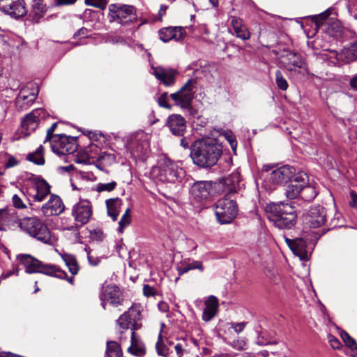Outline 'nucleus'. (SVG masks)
<instances>
[{"label": "nucleus", "instance_id": "28", "mask_svg": "<svg viewBox=\"0 0 357 357\" xmlns=\"http://www.w3.org/2000/svg\"><path fill=\"white\" fill-rule=\"evenodd\" d=\"M230 22L236 37L243 40L250 38V33L242 19L232 16L230 17Z\"/></svg>", "mask_w": 357, "mask_h": 357}, {"label": "nucleus", "instance_id": "30", "mask_svg": "<svg viewBox=\"0 0 357 357\" xmlns=\"http://www.w3.org/2000/svg\"><path fill=\"white\" fill-rule=\"evenodd\" d=\"M284 59H287L285 68L289 70H296V68H302L303 61L301 56L296 52H287Z\"/></svg>", "mask_w": 357, "mask_h": 357}, {"label": "nucleus", "instance_id": "1", "mask_svg": "<svg viewBox=\"0 0 357 357\" xmlns=\"http://www.w3.org/2000/svg\"><path fill=\"white\" fill-rule=\"evenodd\" d=\"M222 153L220 144L213 139L196 142L190 153L193 162L202 168L214 166Z\"/></svg>", "mask_w": 357, "mask_h": 357}, {"label": "nucleus", "instance_id": "19", "mask_svg": "<svg viewBox=\"0 0 357 357\" xmlns=\"http://www.w3.org/2000/svg\"><path fill=\"white\" fill-rule=\"evenodd\" d=\"M101 305L105 309V301H109L112 305H121L123 298L121 296L119 289L116 285H107L103 287L100 294Z\"/></svg>", "mask_w": 357, "mask_h": 357}, {"label": "nucleus", "instance_id": "47", "mask_svg": "<svg viewBox=\"0 0 357 357\" xmlns=\"http://www.w3.org/2000/svg\"><path fill=\"white\" fill-rule=\"evenodd\" d=\"M86 4L100 9H105L107 0H84Z\"/></svg>", "mask_w": 357, "mask_h": 357}, {"label": "nucleus", "instance_id": "35", "mask_svg": "<svg viewBox=\"0 0 357 357\" xmlns=\"http://www.w3.org/2000/svg\"><path fill=\"white\" fill-rule=\"evenodd\" d=\"M61 257L64 261L66 266L68 268L70 273L73 275H75L76 274H77L79 270V267L75 257L73 255L66 253L61 255Z\"/></svg>", "mask_w": 357, "mask_h": 357}, {"label": "nucleus", "instance_id": "14", "mask_svg": "<svg viewBox=\"0 0 357 357\" xmlns=\"http://www.w3.org/2000/svg\"><path fill=\"white\" fill-rule=\"evenodd\" d=\"M109 10L112 17L120 24H126L135 19V9L132 6L111 4Z\"/></svg>", "mask_w": 357, "mask_h": 357}, {"label": "nucleus", "instance_id": "13", "mask_svg": "<svg viewBox=\"0 0 357 357\" xmlns=\"http://www.w3.org/2000/svg\"><path fill=\"white\" fill-rule=\"evenodd\" d=\"M0 10L14 19L22 17L27 13L24 0H1Z\"/></svg>", "mask_w": 357, "mask_h": 357}, {"label": "nucleus", "instance_id": "2", "mask_svg": "<svg viewBox=\"0 0 357 357\" xmlns=\"http://www.w3.org/2000/svg\"><path fill=\"white\" fill-rule=\"evenodd\" d=\"M265 212L268 219L279 229H289L296 224V211L289 203L268 204L265 207Z\"/></svg>", "mask_w": 357, "mask_h": 357}, {"label": "nucleus", "instance_id": "50", "mask_svg": "<svg viewBox=\"0 0 357 357\" xmlns=\"http://www.w3.org/2000/svg\"><path fill=\"white\" fill-rule=\"evenodd\" d=\"M13 204L15 208L22 209L25 208L26 206L22 202V199L17 195H14L12 198Z\"/></svg>", "mask_w": 357, "mask_h": 357}, {"label": "nucleus", "instance_id": "34", "mask_svg": "<svg viewBox=\"0 0 357 357\" xmlns=\"http://www.w3.org/2000/svg\"><path fill=\"white\" fill-rule=\"evenodd\" d=\"M115 161L116 156L114 153L101 152L98 156L96 166L100 169H102V167L111 165L114 163Z\"/></svg>", "mask_w": 357, "mask_h": 357}, {"label": "nucleus", "instance_id": "29", "mask_svg": "<svg viewBox=\"0 0 357 357\" xmlns=\"http://www.w3.org/2000/svg\"><path fill=\"white\" fill-rule=\"evenodd\" d=\"M240 177L241 176L238 172H234L227 178H224L222 182L220 183L218 185H222V187L225 188L224 191L227 192V195L229 196L230 194L236 192L241 181Z\"/></svg>", "mask_w": 357, "mask_h": 357}, {"label": "nucleus", "instance_id": "32", "mask_svg": "<svg viewBox=\"0 0 357 357\" xmlns=\"http://www.w3.org/2000/svg\"><path fill=\"white\" fill-rule=\"evenodd\" d=\"M128 351L137 356H142L146 353L144 344L136 337L134 331L132 332L131 345L128 348Z\"/></svg>", "mask_w": 357, "mask_h": 357}, {"label": "nucleus", "instance_id": "3", "mask_svg": "<svg viewBox=\"0 0 357 357\" xmlns=\"http://www.w3.org/2000/svg\"><path fill=\"white\" fill-rule=\"evenodd\" d=\"M19 227L45 244L52 245L54 242V238L48 227L36 217L21 219Z\"/></svg>", "mask_w": 357, "mask_h": 357}, {"label": "nucleus", "instance_id": "12", "mask_svg": "<svg viewBox=\"0 0 357 357\" xmlns=\"http://www.w3.org/2000/svg\"><path fill=\"white\" fill-rule=\"evenodd\" d=\"M92 214V204L87 199H79L72 208V216L79 227H82L87 224Z\"/></svg>", "mask_w": 357, "mask_h": 357}, {"label": "nucleus", "instance_id": "45", "mask_svg": "<svg viewBox=\"0 0 357 357\" xmlns=\"http://www.w3.org/2000/svg\"><path fill=\"white\" fill-rule=\"evenodd\" d=\"M275 82L278 87L280 90L286 91L288 89L289 84L287 81L280 70L275 72Z\"/></svg>", "mask_w": 357, "mask_h": 357}, {"label": "nucleus", "instance_id": "61", "mask_svg": "<svg viewBox=\"0 0 357 357\" xmlns=\"http://www.w3.org/2000/svg\"><path fill=\"white\" fill-rule=\"evenodd\" d=\"M56 3L59 6L73 4L77 0H54Z\"/></svg>", "mask_w": 357, "mask_h": 357}, {"label": "nucleus", "instance_id": "17", "mask_svg": "<svg viewBox=\"0 0 357 357\" xmlns=\"http://www.w3.org/2000/svg\"><path fill=\"white\" fill-rule=\"evenodd\" d=\"M65 209L64 204L61 197L56 195H50L48 201L41 207V211L45 216L50 217L61 214Z\"/></svg>", "mask_w": 357, "mask_h": 357}, {"label": "nucleus", "instance_id": "43", "mask_svg": "<svg viewBox=\"0 0 357 357\" xmlns=\"http://www.w3.org/2000/svg\"><path fill=\"white\" fill-rule=\"evenodd\" d=\"M158 355L166 357L169 354V349L163 342L161 332L158 335V342L155 345Z\"/></svg>", "mask_w": 357, "mask_h": 357}, {"label": "nucleus", "instance_id": "44", "mask_svg": "<svg viewBox=\"0 0 357 357\" xmlns=\"http://www.w3.org/2000/svg\"><path fill=\"white\" fill-rule=\"evenodd\" d=\"M116 181H111L107 183H99L96 185L95 190L98 192H112L116 188Z\"/></svg>", "mask_w": 357, "mask_h": 357}, {"label": "nucleus", "instance_id": "57", "mask_svg": "<svg viewBox=\"0 0 357 357\" xmlns=\"http://www.w3.org/2000/svg\"><path fill=\"white\" fill-rule=\"evenodd\" d=\"M342 215L340 213H336L335 215L334 219L331 220L329 226L333 228L336 227H340V223H342V222L340 221Z\"/></svg>", "mask_w": 357, "mask_h": 357}, {"label": "nucleus", "instance_id": "4", "mask_svg": "<svg viewBox=\"0 0 357 357\" xmlns=\"http://www.w3.org/2000/svg\"><path fill=\"white\" fill-rule=\"evenodd\" d=\"M20 260L28 273H40L58 278H65L66 273L56 265L44 264L29 255H23Z\"/></svg>", "mask_w": 357, "mask_h": 357}, {"label": "nucleus", "instance_id": "54", "mask_svg": "<svg viewBox=\"0 0 357 357\" xmlns=\"http://www.w3.org/2000/svg\"><path fill=\"white\" fill-rule=\"evenodd\" d=\"M246 324V322L231 323L230 326L236 333H239L244 330Z\"/></svg>", "mask_w": 357, "mask_h": 357}, {"label": "nucleus", "instance_id": "60", "mask_svg": "<svg viewBox=\"0 0 357 357\" xmlns=\"http://www.w3.org/2000/svg\"><path fill=\"white\" fill-rule=\"evenodd\" d=\"M174 349L178 357L183 356L184 353V348L181 344H176Z\"/></svg>", "mask_w": 357, "mask_h": 357}, {"label": "nucleus", "instance_id": "58", "mask_svg": "<svg viewBox=\"0 0 357 357\" xmlns=\"http://www.w3.org/2000/svg\"><path fill=\"white\" fill-rule=\"evenodd\" d=\"M19 163L18 160L13 156H10L5 165L6 167L10 168L17 165Z\"/></svg>", "mask_w": 357, "mask_h": 357}, {"label": "nucleus", "instance_id": "22", "mask_svg": "<svg viewBox=\"0 0 357 357\" xmlns=\"http://www.w3.org/2000/svg\"><path fill=\"white\" fill-rule=\"evenodd\" d=\"M166 126L174 135L183 136L186 129V121L180 114H172L168 117Z\"/></svg>", "mask_w": 357, "mask_h": 357}, {"label": "nucleus", "instance_id": "41", "mask_svg": "<svg viewBox=\"0 0 357 357\" xmlns=\"http://www.w3.org/2000/svg\"><path fill=\"white\" fill-rule=\"evenodd\" d=\"M131 222L130 209L127 208L119 222V232L123 233L126 227Z\"/></svg>", "mask_w": 357, "mask_h": 357}, {"label": "nucleus", "instance_id": "11", "mask_svg": "<svg viewBox=\"0 0 357 357\" xmlns=\"http://www.w3.org/2000/svg\"><path fill=\"white\" fill-rule=\"evenodd\" d=\"M128 149L134 158L145 160L149 151L147 136L143 133L132 136L128 144Z\"/></svg>", "mask_w": 357, "mask_h": 357}, {"label": "nucleus", "instance_id": "15", "mask_svg": "<svg viewBox=\"0 0 357 357\" xmlns=\"http://www.w3.org/2000/svg\"><path fill=\"white\" fill-rule=\"evenodd\" d=\"M28 180L32 183L35 193L32 195L33 202H41L50 194V185L40 176L30 174Z\"/></svg>", "mask_w": 357, "mask_h": 357}, {"label": "nucleus", "instance_id": "42", "mask_svg": "<svg viewBox=\"0 0 357 357\" xmlns=\"http://www.w3.org/2000/svg\"><path fill=\"white\" fill-rule=\"evenodd\" d=\"M340 335L347 347L351 350H357V344L356 340L351 337L348 333L342 331Z\"/></svg>", "mask_w": 357, "mask_h": 357}, {"label": "nucleus", "instance_id": "62", "mask_svg": "<svg viewBox=\"0 0 357 357\" xmlns=\"http://www.w3.org/2000/svg\"><path fill=\"white\" fill-rule=\"evenodd\" d=\"M349 86L352 89L357 91V74L351 78Z\"/></svg>", "mask_w": 357, "mask_h": 357}, {"label": "nucleus", "instance_id": "40", "mask_svg": "<svg viewBox=\"0 0 357 357\" xmlns=\"http://www.w3.org/2000/svg\"><path fill=\"white\" fill-rule=\"evenodd\" d=\"M340 59L344 63H349L357 59V54L351 48L344 47L340 54Z\"/></svg>", "mask_w": 357, "mask_h": 357}, {"label": "nucleus", "instance_id": "51", "mask_svg": "<svg viewBox=\"0 0 357 357\" xmlns=\"http://www.w3.org/2000/svg\"><path fill=\"white\" fill-rule=\"evenodd\" d=\"M247 343L244 339L234 340L232 347L237 350H245L247 349Z\"/></svg>", "mask_w": 357, "mask_h": 357}, {"label": "nucleus", "instance_id": "20", "mask_svg": "<svg viewBox=\"0 0 357 357\" xmlns=\"http://www.w3.org/2000/svg\"><path fill=\"white\" fill-rule=\"evenodd\" d=\"M16 211L12 208L0 209V230L6 231L8 229H14L19 227V222Z\"/></svg>", "mask_w": 357, "mask_h": 357}, {"label": "nucleus", "instance_id": "8", "mask_svg": "<svg viewBox=\"0 0 357 357\" xmlns=\"http://www.w3.org/2000/svg\"><path fill=\"white\" fill-rule=\"evenodd\" d=\"M327 220L326 209L320 205L312 206L310 208L304 217V221L310 228H320L317 233L319 237L326 234L329 229H326L325 224Z\"/></svg>", "mask_w": 357, "mask_h": 357}, {"label": "nucleus", "instance_id": "21", "mask_svg": "<svg viewBox=\"0 0 357 357\" xmlns=\"http://www.w3.org/2000/svg\"><path fill=\"white\" fill-rule=\"evenodd\" d=\"M43 111L36 109L26 114L21 123V133L25 137L30 135L37 128L40 121V116Z\"/></svg>", "mask_w": 357, "mask_h": 357}, {"label": "nucleus", "instance_id": "31", "mask_svg": "<svg viewBox=\"0 0 357 357\" xmlns=\"http://www.w3.org/2000/svg\"><path fill=\"white\" fill-rule=\"evenodd\" d=\"M107 215L112 218L113 221H116L121 211L122 201L121 199L112 198L107 199L106 202Z\"/></svg>", "mask_w": 357, "mask_h": 357}, {"label": "nucleus", "instance_id": "48", "mask_svg": "<svg viewBox=\"0 0 357 357\" xmlns=\"http://www.w3.org/2000/svg\"><path fill=\"white\" fill-rule=\"evenodd\" d=\"M158 105L164 108L170 109L171 106L168 103V94L167 92L162 93L158 99Z\"/></svg>", "mask_w": 357, "mask_h": 357}, {"label": "nucleus", "instance_id": "64", "mask_svg": "<svg viewBox=\"0 0 357 357\" xmlns=\"http://www.w3.org/2000/svg\"><path fill=\"white\" fill-rule=\"evenodd\" d=\"M158 307L162 312H166L168 309L167 305L165 303H159Z\"/></svg>", "mask_w": 357, "mask_h": 357}, {"label": "nucleus", "instance_id": "27", "mask_svg": "<svg viewBox=\"0 0 357 357\" xmlns=\"http://www.w3.org/2000/svg\"><path fill=\"white\" fill-rule=\"evenodd\" d=\"M205 307L202 314V319L205 321H211L216 314L218 308V300L215 296H210L204 301Z\"/></svg>", "mask_w": 357, "mask_h": 357}, {"label": "nucleus", "instance_id": "36", "mask_svg": "<svg viewBox=\"0 0 357 357\" xmlns=\"http://www.w3.org/2000/svg\"><path fill=\"white\" fill-rule=\"evenodd\" d=\"M44 148L40 145L34 152L27 155L26 159L37 165H43L45 164Z\"/></svg>", "mask_w": 357, "mask_h": 357}, {"label": "nucleus", "instance_id": "46", "mask_svg": "<svg viewBox=\"0 0 357 357\" xmlns=\"http://www.w3.org/2000/svg\"><path fill=\"white\" fill-rule=\"evenodd\" d=\"M307 180V176L305 173L298 172V173L296 174V172H295L294 176H293L291 181H290V182H292L295 184L306 185Z\"/></svg>", "mask_w": 357, "mask_h": 357}, {"label": "nucleus", "instance_id": "38", "mask_svg": "<svg viewBox=\"0 0 357 357\" xmlns=\"http://www.w3.org/2000/svg\"><path fill=\"white\" fill-rule=\"evenodd\" d=\"M317 195V192L313 186L302 184V190L300 194V197L302 199L310 202L316 197Z\"/></svg>", "mask_w": 357, "mask_h": 357}, {"label": "nucleus", "instance_id": "39", "mask_svg": "<svg viewBox=\"0 0 357 357\" xmlns=\"http://www.w3.org/2000/svg\"><path fill=\"white\" fill-rule=\"evenodd\" d=\"M302 184H295L291 182L285 190V195L288 199H295L300 196Z\"/></svg>", "mask_w": 357, "mask_h": 357}, {"label": "nucleus", "instance_id": "52", "mask_svg": "<svg viewBox=\"0 0 357 357\" xmlns=\"http://www.w3.org/2000/svg\"><path fill=\"white\" fill-rule=\"evenodd\" d=\"M226 139L230 144V146L234 152H236V147H237V141L236 139V137L232 134H227L225 135Z\"/></svg>", "mask_w": 357, "mask_h": 357}, {"label": "nucleus", "instance_id": "16", "mask_svg": "<svg viewBox=\"0 0 357 357\" xmlns=\"http://www.w3.org/2000/svg\"><path fill=\"white\" fill-rule=\"evenodd\" d=\"M212 189L213 183L210 181H196L190 187V195L194 202L202 203L209 199Z\"/></svg>", "mask_w": 357, "mask_h": 357}, {"label": "nucleus", "instance_id": "10", "mask_svg": "<svg viewBox=\"0 0 357 357\" xmlns=\"http://www.w3.org/2000/svg\"><path fill=\"white\" fill-rule=\"evenodd\" d=\"M141 319L140 307L137 305H132L128 311L119 317L116 320V324L123 331L130 328L132 332H135V330H138L142 326L139 323Z\"/></svg>", "mask_w": 357, "mask_h": 357}, {"label": "nucleus", "instance_id": "53", "mask_svg": "<svg viewBox=\"0 0 357 357\" xmlns=\"http://www.w3.org/2000/svg\"><path fill=\"white\" fill-rule=\"evenodd\" d=\"M143 292L144 296L149 297V296H154L156 294V289L149 286V284H144L143 287Z\"/></svg>", "mask_w": 357, "mask_h": 357}, {"label": "nucleus", "instance_id": "56", "mask_svg": "<svg viewBox=\"0 0 357 357\" xmlns=\"http://www.w3.org/2000/svg\"><path fill=\"white\" fill-rule=\"evenodd\" d=\"M91 235L93 239L97 240V241H101L104 238V234L102 231H101L99 229H93L91 231Z\"/></svg>", "mask_w": 357, "mask_h": 357}, {"label": "nucleus", "instance_id": "37", "mask_svg": "<svg viewBox=\"0 0 357 357\" xmlns=\"http://www.w3.org/2000/svg\"><path fill=\"white\" fill-rule=\"evenodd\" d=\"M105 354L107 357H121L122 350L120 345L115 341H108Z\"/></svg>", "mask_w": 357, "mask_h": 357}, {"label": "nucleus", "instance_id": "6", "mask_svg": "<svg viewBox=\"0 0 357 357\" xmlns=\"http://www.w3.org/2000/svg\"><path fill=\"white\" fill-rule=\"evenodd\" d=\"M215 213L217 220L222 225L229 224L236 217L238 214V206L233 199L226 195L219 199L215 207Z\"/></svg>", "mask_w": 357, "mask_h": 357}, {"label": "nucleus", "instance_id": "63", "mask_svg": "<svg viewBox=\"0 0 357 357\" xmlns=\"http://www.w3.org/2000/svg\"><path fill=\"white\" fill-rule=\"evenodd\" d=\"M349 47L351 48V50H352V51L357 54V36L356 40L352 43Z\"/></svg>", "mask_w": 357, "mask_h": 357}, {"label": "nucleus", "instance_id": "49", "mask_svg": "<svg viewBox=\"0 0 357 357\" xmlns=\"http://www.w3.org/2000/svg\"><path fill=\"white\" fill-rule=\"evenodd\" d=\"M328 340L330 343L331 347L334 349H340L342 348V344L340 341L332 335L328 336Z\"/></svg>", "mask_w": 357, "mask_h": 357}, {"label": "nucleus", "instance_id": "7", "mask_svg": "<svg viewBox=\"0 0 357 357\" xmlns=\"http://www.w3.org/2000/svg\"><path fill=\"white\" fill-rule=\"evenodd\" d=\"M197 86V79L191 77L177 92L170 94V98L175 105L182 109H190L195 98Z\"/></svg>", "mask_w": 357, "mask_h": 357}, {"label": "nucleus", "instance_id": "23", "mask_svg": "<svg viewBox=\"0 0 357 357\" xmlns=\"http://www.w3.org/2000/svg\"><path fill=\"white\" fill-rule=\"evenodd\" d=\"M151 70H153V75L165 86H169L174 84L175 75L176 73L175 70L160 66H151Z\"/></svg>", "mask_w": 357, "mask_h": 357}, {"label": "nucleus", "instance_id": "26", "mask_svg": "<svg viewBox=\"0 0 357 357\" xmlns=\"http://www.w3.org/2000/svg\"><path fill=\"white\" fill-rule=\"evenodd\" d=\"M36 94L28 89H22L15 99L16 106L21 110L26 109L36 100Z\"/></svg>", "mask_w": 357, "mask_h": 357}, {"label": "nucleus", "instance_id": "55", "mask_svg": "<svg viewBox=\"0 0 357 357\" xmlns=\"http://www.w3.org/2000/svg\"><path fill=\"white\" fill-rule=\"evenodd\" d=\"M56 126L57 123H54L51 126V127L47 130V136L45 141H50L52 142V140L54 139V137L55 136L54 135H53V132L55 130Z\"/></svg>", "mask_w": 357, "mask_h": 357}, {"label": "nucleus", "instance_id": "33", "mask_svg": "<svg viewBox=\"0 0 357 357\" xmlns=\"http://www.w3.org/2000/svg\"><path fill=\"white\" fill-rule=\"evenodd\" d=\"M198 269L200 271H204V266L202 262L200 261H183L180 263L177 267V271L179 275L184 274L190 270Z\"/></svg>", "mask_w": 357, "mask_h": 357}, {"label": "nucleus", "instance_id": "18", "mask_svg": "<svg viewBox=\"0 0 357 357\" xmlns=\"http://www.w3.org/2000/svg\"><path fill=\"white\" fill-rule=\"evenodd\" d=\"M295 168L289 165H283L273 170L269 176V180L273 184L283 185L291 181L294 176Z\"/></svg>", "mask_w": 357, "mask_h": 357}, {"label": "nucleus", "instance_id": "25", "mask_svg": "<svg viewBox=\"0 0 357 357\" xmlns=\"http://www.w3.org/2000/svg\"><path fill=\"white\" fill-rule=\"evenodd\" d=\"M158 34L160 38L163 42H169L172 40L176 41L183 38L185 31L183 28L179 26L166 27L159 30Z\"/></svg>", "mask_w": 357, "mask_h": 357}, {"label": "nucleus", "instance_id": "24", "mask_svg": "<svg viewBox=\"0 0 357 357\" xmlns=\"http://www.w3.org/2000/svg\"><path fill=\"white\" fill-rule=\"evenodd\" d=\"M285 241L294 255L298 256L301 260H307L308 259L307 243L303 238L295 239L286 238Z\"/></svg>", "mask_w": 357, "mask_h": 357}, {"label": "nucleus", "instance_id": "5", "mask_svg": "<svg viewBox=\"0 0 357 357\" xmlns=\"http://www.w3.org/2000/svg\"><path fill=\"white\" fill-rule=\"evenodd\" d=\"M159 181L167 183L181 182L184 177L185 171L177 163L169 158H163L159 166L153 169Z\"/></svg>", "mask_w": 357, "mask_h": 357}, {"label": "nucleus", "instance_id": "9", "mask_svg": "<svg viewBox=\"0 0 357 357\" xmlns=\"http://www.w3.org/2000/svg\"><path fill=\"white\" fill-rule=\"evenodd\" d=\"M51 147L54 153L59 155L74 153L78 147L77 139L65 135H55L52 140Z\"/></svg>", "mask_w": 357, "mask_h": 357}, {"label": "nucleus", "instance_id": "59", "mask_svg": "<svg viewBox=\"0 0 357 357\" xmlns=\"http://www.w3.org/2000/svg\"><path fill=\"white\" fill-rule=\"evenodd\" d=\"M89 31L86 28L82 27L79 29L75 34L74 37L82 36L86 37L88 35Z\"/></svg>", "mask_w": 357, "mask_h": 357}]
</instances>
